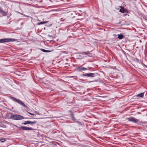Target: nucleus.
<instances>
[{"mask_svg":"<svg viewBox=\"0 0 147 147\" xmlns=\"http://www.w3.org/2000/svg\"><path fill=\"white\" fill-rule=\"evenodd\" d=\"M83 76H87L88 77L89 75V73H86L85 74H83Z\"/></svg>","mask_w":147,"mask_h":147,"instance_id":"18","label":"nucleus"},{"mask_svg":"<svg viewBox=\"0 0 147 147\" xmlns=\"http://www.w3.org/2000/svg\"><path fill=\"white\" fill-rule=\"evenodd\" d=\"M37 122L36 121H28V124H30V125H32L34 124H35Z\"/></svg>","mask_w":147,"mask_h":147,"instance_id":"14","label":"nucleus"},{"mask_svg":"<svg viewBox=\"0 0 147 147\" xmlns=\"http://www.w3.org/2000/svg\"><path fill=\"white\" fill-rule=\"evenodd\" d=\"M69 112L70 113V115L71 117V119L74 121V122H76L77 123H80L79 121L77 120L75 118L74 116V114H73L72 112L71 111H69Z\"/></svg>","mask_w":147,"mask_h":147,"instance_id":"4","label":"nucleus"},{"mask_svg":"<svg viewBox=\"0 0 147 147\" xmlns=\"http://www.w3.org/2000/svg\"><path fill=\"white\" fill-rule=\"evenodd\" d=\"M144 66L147 68V65H144Z\"/></svg>","mask_w":147,"mask_h":147,"instance_id":"24","label":"nucleus"},{"mask_svg":"<svg viewBox=\"0 0 147 147\" xmlns=\"http://www.w3.org/2000/svg\"><path fill=\"white\" fill-rule=\"evenodd\" d=\"M94 81H88L86 82L87 83H90L92 82H93Z\"/></svg>","mask_w":147,"mask_h":147,"instance_id":"19","label":"nucleus"},{"mask_svg":"<svg viewBox=\"0 0 147 147\" xmlns=\"http://www.w3.org/2000/svg\"><path fill=\"white\" fill-rule=\"evenodd\" d=\"M17 39L13 38H5L0 39V43H3L6 42L15 41Z\"/></svg>","mask_w":147,"mask_h":147,"instance_id":"2","label":"nucleus"},{"mask_svg":"<svg viewBox=\"0 0 147 147\" xmlns=\"http://www.w3.org/2000/svg\"><path fill=\"white\" fill-rule=\"evenodd\" d=\"M144 95V92L142 93L137 95V96L139 97H143Z\"/></svg>","mask_w":147,"mask_h":147,"instance_id":"11","label":"nucleus"},{"mask_svg":"<svg viewBox=\"0 0 147 147\" xmlns=\"http://www.w3.org/2000/svg\"><path fill=\"white\" fill-rule=\"evenodd\" d=\"M118 38L119 39H121L123 38V36L122 34H118Z\"/></svg>","mask_w":147,"mask_h":147,"instance_id":"12","label":"nucleus"},{"mask_svg":"<svg viewBox=\"0 0 147 147\" xmlns=\"http://www.w3.org/2000/svg\"><path fill=\"white\" fill-rule=\"evenodd\" d=\"M81 54L83 55H86L89 57H92V54L89 51H87L86 52H82L80 53Z\"/></svg>","mask_w":147,"mask_h":147,"instance_id":"7","label":"nucleus"},{"mask_svg":"<svg viewBox=\"0 0 147 147\" xmlns=\"http://www.w3.org/2000/svg\"><path fill=\"white\" fill-rule=\"evenodd\" d=\"M0 13H1L2 15H5V13L2 9L0 7Z\"/></svg>","mask_w":147,"mask_h":147,"instance_id":"13","label":"nucleus"},{"mask_svg":"<svg viewBox=\"0 0 147 147\" xmlns=\"http://www.w3.org/2000/svg\"><path fill=\"white\" fill-rule=\"evenodd\" d=\"M10 118L11 119L16 120H22L25 119L24 117L23 116L17 114L11 115Z\"/></svg>","mask_w":147,"mask_h":147,"instance_id":"1","label":"nucleus"},{"mask_svg":"<svg viewBox=\"0 0 147 147\" xmlns=\"http://www.w3.org/2000/svg\"><path fill=\"white\" fill-rule=\"evenodd\" d=\"M127 119L129 121H131L134 123H137L138 121V120L134 117L127 118Z\"/></svg>","mask_w":147,"mask_h":147,"instance_id":"5","label":"nucleus"},{"mask_svg":"<svg viewBox=\"0 0 147 147\" xmlns=\"http://www.w3.org/2000/svg\"><path fill=\"white\" fill-rule=\"evenodd\" d=\"M10 98H11L12 99V100L18 103L19 104H20L21 105L23 106V107H26L27 106H26L22 102V101L20 100H18V99H16V98L13 97H10Z\"/></svg>","mask_w":147,"mask_h":147,"instance_id":"3","label":"nucleus"},{"mask_svg":"<svg viewBox=\"0 0 147 147\" xmlns=\"http://www.w3.org/2000/svg\"><path fill=\"white\" fill-rule=\"evenodd\" d=\"M40 50L42 52L45 53L50 52L51 51L46 50L43 49H41Z\"/></svg>","mask_w":147,"mask_h":147,"instance_id":"15","label":"nucleus"},{"mask_svg":"<svg viewBox=\"0 0 147 147\" xmlns=\"http://www.w3.org/2000/svg\"><path fill=\"white\" fill-rule=\"evenodd\" d=\"M28 113L29 114H30V115H34V114L32 113H30V112H28Z\"/></svg>","mask_w":147,"mask_h":147,"instance_id":"20","label":"nucleus"},{"mask_svg":"<svg viewBox=\"0 0 147 147\" xmlns=\"http://www.w3.org/2000/svg\"><path fill=\"white\" fill-rule=\"evenodd\" d=\"M0 141L1 142H3L5 141V138H3L0 139Z\"/></svg>","mask_w":147,"mask_h":147,"instance_id":"16","label":"nucleus"},{"mask_svg":"<svg viewBox=\"0 0 147 147\" xmlns=\"http://www.w3.org/2000/svg\"><path fill=\"white\" fill-rule=\"evenodd\" d=\"M19 129L20 130H33V129L31 127H25L24 126L19 127Z\"/></svg>","mask_w":147,"mask_h":147,"instance_id":"6","label":"nucleus"},{"mask_svg":"<svg viewBox=\"0 0 147 147\" xmlns=\"http://www.w3.org/2000/svg\"><path fill=\"white\" fill-rule=\"evenodd\" d=\"M28 121H25L24 122L22 123V124L24 125H26L28 124Z\"/></svg>","mask_w":147,"mask_h":147,"instance_id":"17","label":"nucleus"},{"mask_svg":"<svg viewBox=\"0 0 147 147\" xmlns=\"http://www.w3.org/2000/svg\"><path fill=\"white\" fill-rule=\"evenodd\" d=\"M43 24V22H40L38 23V24L39 25H40V24Z\"/></svg>","mask_w":147,"mask_h":147,"instance_id":"21","label":"nucleus"},{"mask_svg":"<svg viewBox=\"0 0 147 147\" xmlns=\"http://www.w3.org/2000/svg\"><path fill=\"white\" fill-rule=\"evenodd\" d=\"M77 69L78 71H86L87 70V69L84 67H79L77 68Z\"/></svg>","mask_w":147,"mask_h":147,"instance_id":"9","label":"nucleus"},{"mask_svg":"<svg viewBox=\"0 0 147 147\" xmlns=\"http://www.w3.org/2000/svg\"><path fill=\"white\" fill-rule=\"evenodd\" d=\"M43 22V24L46 23V22Z\"/></svg>","mask_w":147,"mask_h":147,"instance_id":"23","label":"nucleus"},{"mask_svg":"<svg viewBox=\"0 0 147 147\" xmlns=\"http://www.w3.org/2000/svg\"><path fill=\"white\" fill-rule=\"evenodd\" d=\"M48 36L49 37H52V36H51V35H48Z\"/></svg>","mask_w":147,"mask_h":147,"instance_id":"22","label":"nucleus"},{"mask_svg":"<svg viewBox=\"0 0 147 147\" xmlns=\"http://www.w3.org/2000/svg\"><path fill=\"white\" fill-rule=\"evenodd\" d=\"M120 8H121V9H120L119 11L121 12V13H128V11L127 9H125L124 8V7H122V6H120Z\"/></svg>","mask_w":147,"mask_h":147,"instance_id":"8","label":"nucleus"},{"mask_svg":"<svg viewBox=\"0 0 147 147\" xmlns=\"http://www.w3.org/2000/svg\"><path fill=\"white\" fill-rule=\"evenodd\" d=\"M96 76V74L94 73H89L88 77L92 78L95 77Z\"/></svg>","mask_w":147,"mask_h":147,"instance_id":"10","label":"nucleus"}]
</instances>
